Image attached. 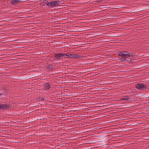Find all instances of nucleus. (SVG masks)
Instances as JSON below:
<instances>
[{
	"label": "nucleus",
	"mask_w": 149,
	"mask_h": 149,
	"mask_svg": "<svg viewBox=\"0 0 149 149\" xmlns=\"http://www.w3.org/2000/svg\"><path fill=\"white\" fill-rule=\"evenodd\" d=\"M8 128H9L7 127V129H6V130H8Z\"/></svg>",
	"instance_id": "7c9ffc66"
},
{
	"label": "nucleus",
	"mask_w": 149,
	"mask_h": 149,
	"mask_svg": "<svg viewBox=\"0 0 149 149\" xmlns=\"http://www.w3.org/2000/svg\"><path fill=\"white\" fill-rule=\"evenodd\" d=\"M43 2L45 4H46L47 6L48 7L54 8L57 6L55 1H51L49 2L48 0H45Z\"/></svg>",
	"instance_id": "7ed1b4c3"
},
{
	"label": "nucleus",
	"mask_w": 149,
	"mask_h": 149,
	"mask_svg": "<svg viewBox=\"0 0 149 149\" xmlns=\"http://www.w3.org/2000/svg\"><path fill=\"white\" fill-rule=\"evenodd\" d=\"M92 128H88V130H90V131H91V130H92L91 129Z\"/></svg>",
	"instance_id": "393cba45"
},
{
	"label": "nucleus",
	"mask_w": 149,
	"mask_h": 149,
	"mask_svg": "<svg viewBox=\"0 0 149 149\" xmlns=\"http://www.w3.org/2000/svg\"><path fill=\"white\" fill-rule=\"evenodd\" d=\"M144 129H143L142 130H144Z\"/></svg>",
	"instance_id": "72a5a7b5"
},
{
	"label": "nucleus",
	"mask_w": 149,
	"mask_h": 149,
	"mask_svg": "<svg viewBox=\"0 0 149 149\" xmlns=\"http://www.w3.org/2000/svg\"><path fill=\"white\" fill-rule=\"evenodd\" d=\"M133 56V54L132 53H130L127 54H123L120 55V56L122 57V58H128Z\"/></svg>",
	"instance_id": "39448f33"
},
{
	"label": "nucleus",
	"mask_w": 149,
	"mask_h": 149,
	"mask_svg": "<svg viewBox=\"0 0 149 149\" xmlns=\"http://www.w3.org/2000/svg\"><path fill=\"white\" fill-rule=\"evenodd\" d=\"M14 132H15V133H14L15 134V135H18L19 134H24V133H17V132L15 131H14Z\"/></svg>",
	"instance_id": "aec40b11"
},
{
	"label": "nucleus",
	"mask_w": 149,
	"mask_h": 149,
	"mask_svg": "<svg viewBox=\"0 0 149 149\" xmlns=\"http://www.w3.org/2000/svg\"><path fill=\"white\" fill-rule=\"evenodd\" d=\"M1 95H2V93H0V96H1Z\"/></svg>",
	"instance_id": "c85d7f7f"
},
{
	"label": "nucleus",
	"mask_w": 149,
	"mask_h": 149,
	"mask_svg": "<svg viewBox=\"0 0 149 149\" xmlns=\"http://www.w3.org/2000/svg\"><path fill=\"white\" fill-rule=\"evenodd\" d=\"M147 85L146 84L139 83L136 84V88L137 89L141 90H144L147 88Z\"/></svg>",
	"instance_id": "f257e3e1"
},
{
	"label": "nucleus",
	"mask_w": 149,
	"mask_h": 149,
	"mask_svg": "<svg viewBox=\"0 0 149 149\" xmlns=\"http://www.w3.org/2000/svg\"><path fill=\"white\" fill-rule=\"evenodd\" d=\"M93 128V129H95V128H94V127Z\"/></svg>",
	"instance_id": "2f4dec72"
},
{
	"label": "nucleus",
	"mask_w": 149,
	"mask_h": 149,
	"mask_svg": "<svg viewBox=\"0 0 149 149\" xmlns=\"http://www.w3.org/2000/svg\"><path fill=\"white\" fill-rule=\"evenodd\" d=\"M65 53H55L54 56V59L56 60L60 59L61 58H66Z\"/></svg>",
	"instance_id": "f03ea898"
},
{
	"label": "nucleus",
	"mask_w": 149,
	"mask_h": 149,
	"mask_svg": "<svg viewBox=\"0 0 149 149\" xmlns=\"http://www.w3.org/2000/svg\"><path fill=\"white\" fill-rule=\"evenodd\" d=\"M133 130L130 129V130H128L130 131V130Z\"/></svg>",
	"instance_id": "c756f323"
},
{
	"label": "nucleus",
	"mask_w": 149,
	"mask_h": 149,
	"mask_svg": "<svg viewBox=\"0 0 149 149\" xmlns=\"http://www.w3.org/2000/svg\"><path fill=\"white\" fill-rule=\"evenodd\" d=\"M38 99L39 101H43L44 100V99L43 97H42L39 98Z\"/></svg>",
	"instance_id": "4be33fe9"
},
{
	"label": "nucleus",
	"mask_w": 149,
	"mask_h": 149,
	"mask_svg": "<svg viewBox=\"0 0 149 149\" xmlns=\"http://www.w3.org/2000/svg\"><path fill=\"white\" fill-rule=\"evenodd\" d=\"M66 55V58H74V54H70L69 53L67 52V53H65Z\"/></svg>",
	"instance_id": "1a4fd4ad"
},
{
	"label": "nucleus",
	"mask_w": 149,
	"mask_h": 149,
	"mask_svg": "<svg viewBox=\"0 0 149 149\" xmlns=\"http://www.w3.org/2000/svg\"><path fill=\"white\" fill-rule=\"evenodd\" d=\"M52 64H50L49 65V66H47V70H49V69H50L51 70V69H52Z\"/></svg>",
	"instance_id": "f3484780"
},
{
	"label": "nucleus",
	"mask_w": 149,
	"mask_h": 149,
	"mask_svg": "<svg viewBox=\"0 0 149 149\" xmlns=\"http://www.w3.org/2000/svg\"><path fill=\"white\" fill-rule=\"evenodd\" d=\"M79 133H84L85 132H82V131H79Z\"/></svg>",
	"instance_id": "bb28decb"
},
{
	"label": "nucleus",
	"mask_w": 149,
	"mask_h": 149,
	"mask_svg": "<svg viewBox=\"0 0 149 149\" xmlns=\"http://www.w3.org/2000/svg\"><path fill=\"white\" fill-rule=\"evenodd\" d=\"M3 91L2 93V95H7L9 92V91L8 89L6 88V87H3L2 88Z\"/></svg>",
	"instance_id": "0eeeda50"
},
{
	"label": "nucleus",
	"mask_w": 149,
	"mask_h": 149,
	"mask_svg": "<svg viewBox=\"0 0 149 149\" xmlns=\"http://www.w3.org/2000/svg\"><path fill=\"white\" fill-rule=\"evenodd\" d=\"M128 60H129V63L135 62L136 61V60L132 58H128Z\"/></svg>",
	"instance_id": "2eb2a0df"
},
{
	"label": "nucleus",
	"mask_w": 149,
	"mask_h": 149,
	"mask_svg": "<svg viewBox=\"0 0 149 149\" xmlns=\"http://www.w3.org/2000/svg\"><path fill=\"white\" fill-rule=\"evenodd\" d=\"M130 52H126V51H125V52H124V51H122L121 52H120V53L118 54V56H120V55H122V54H127L128 53H130Z\"/></svg>",
	"instance_id": "ddd939ff"
},
{
	"label": "nucleus",
	"mask_w": 149,
	"mask_h": 149,
	"mask_svg": "<svg viewBox=\"0 0 149 149\" xmlns=\"http://www.w3.org/2000/svg\"><path fill=\"white\" fill-rule=\"evenodd\" d=\"M82 57L81 56H80V55H78L76 54H74V58H81Z\"/></svg>",
	"instance_id": "4468645a"
},
{
	"label": "nucleus",
	"mask_w": 149,
	"mask_h": 149,
	"mask_svg": "<svg viewBox=\"0 0 149 149\" xmlns=\"http://www.w3.org/2000/svg\"><path fill=\"white\" fill-rule=\"evenodd\" d=\"M98 117L97 118V117H94V120H95V119H98V118H100V117Z\"/></svg>",
	"instance_id": "b1692460"
},
{
	"label": "nucleus",
	"mask_w": 149,
	"mask_h": 149,
	"mask_svg": "<svg viewBox=\"0 0 149 149\" xmlns=\"http://www.w3.org/2000/svg\"><path fill=\"white\" fill-rule=\"evenodd\" d=\"M125 62L126 63H129V60H128V59H126V61Z\"/></svg>",
	"instance_id": "5701e85b"
},
{
	"label": "nucleus",
	"mask_w": 149,
	"mask_h": 149,
	"mask_svg": "<svg viewBox=\"0 0 149 149\" xmlns=\"http://www.w3.org/2000/svg\"><path fill=\"white\" fill-rule=\"evenodd\" d=\"M29 0H11L10 4L12 5H15L20 2H25Z\"/></svg>",
	"instance_id": "20e7f679"
},
{
	"label": "nucleus",
	"mask_w": 149,
	"mask_h": 149,
	"mask_svg": "<svg viewBox=\"0 0 149 149\" xmlns=\"http://www.w3.org/2000/svg\"><path fill=\"white\" fill-rule=\"evenodd\" d=\"M9 106L7 104H0V110L1 109H9Z\"/></svg>",
	"instance_id": "423d86ee"
},
{
	"label": "nucleus",
	"mask_w": 149,
	"mask_h": 149,
	"mask_svg": "<svg viewBox=\"0 0 149 149\" xmlns=\"http://www.w3.org/2000/svg\"><path fill=\"white\" fill-rule=\"evenodd\" d=\"M133 100H134L133 98H130V96H128V101H132Z\"/></svg>",
	"instance_id": "6ab92c4d"
},
{
	"label": "nucleus",
	"mask_w": 149,
	"mask_h": 149,
	"mask_svg": "<svg viewBox=\"0 0 149 149\" xmlns=\"http://www.w3.org/2000/svg\"><path fill=\"white\" fill-rule=\"evenodd\" d=\"M44 87L46 88V90H49L50 88V83L49 82L45 83L44 84Z\"/></svg>",
	"instance_id": "9d476101"
},
{
	"label": "nucleus",
	"mask_w": 149,
	"mask_h": 149,
	"mask_svg": "<svg viewBox=\"0 0 149 149\" xmlns=\"http://www.w3.org/2000/svg\"><path fill=\"white\" fill-rule=\"evenodd\" d=\"M55 2L56 3L57 6H58V4L61 3V1H56Z\"/></svg>",
	"instance_id": "412c9836"
},
{
	"label": "nucleus",
	"mask_w": 149,
	"mask_h": 149,
	"mask_svg": "<svg viewBox=\"0 0 149 149\" xmlns=\"http://www.w3.org/2000/svg\"><path fill=\"white\" fill-rule=\"evenodd\" d=\"M128 96H126L125 97H123L121 99L122 100H125L126 101H128Z\"/></svg>",
	"instance_id": "dca6fc26"
},
{
	"label": "nucleus",
	"mask_w": 149,
	"mask_h": 149,
	"mask_svg": "<svg viewBox=\"0 0 149 149\" xmlns=\"http://www.w3.org/2000/svg\"><path fill=\"white\" fill-rule=\"evenodd\" d=\"M101 129V130H102V131H103V130H104V129H103V128H100L99 129Z\"/></svg>",
	"instance_id": "cd10ccee"
},
{
	"label": "nucleus",
	"mask_w": 149,
	"mask_h": 149,
	"mask_svg": "<svg viewBox=\"0 0 149 149\" xmlns=\"http://www.w3.org/2000/svg\"><path fill=\"white\" fill-rule=\"evenodd\" d=\"M111 132H102L101 133H99V134H101L102 136L106 137L110 136V133Z\"/></svg>",
	"instance_id": "6e6552de"
},
{
	"label": "nucleus",
	"mask_w": 149,
	"mask_h": 149,
	"mask_svg": "<svg viewBox=\"0 0 149 149\" xmlns=\"http://www.w3.org/2000/svg\"><path fill=\"white\" fill-rule=\"evenodd\" d=\"M1 130H0V131Z\"/></svg>",
	"instance_id": "f704fd0d"
},
{
	"label": "nucleus",
	"mask_w": 149,
	"mask_h": 149,
	"mask_svg": "<svg viewBox=\"0 0 149 149\" xmlns=\"http://www.w3.org/2000/svg\"><path fill=\"white\" fill-rule=\"evenodd\" d=\"M102 132H94V134H93V135H94V137H95V139H97V138H98V137L100 136H101V134H98L99 133H101Z\"/></svg>",
	"instance_id": "9b49d317"
},
{
	"label": "nucleus",
	"mask_w": 149,
	"mask_h": 149,
	"mask_svg": "<svg viewBox=\"0 0 149 149\" xmlns=\"http://www.w3.org/2000/svg\"><path fill=\"white\" fill-rule=\"evenodd\" d=\"M126 58L122 57V58H120L119 59H121V61L122 62H124L125 61Z\"/></svg>",
	"instance_id": "a211bd4d"
},
{
	"label": "nucleus",
	"mask_w": 149,
	"mask_h": 149,
	"mask_svg": "<svg viewBox=\"0 0 149 149\" xmlns=\"http://www.w3.org/2000/svg\"><path fill=\"white\" fill-rule=\"evenodd\" d=\"M100 141V140H98V141H94V142H99Z\"/></svg>",
	"instance_id": "a878e982"
},
{
	"label": "nucleus",
	"mask_w": 149,
	"mask_h": 149,
	"mask_svg": "<svg viewBox=\"0 0 149 149\" xmlns=\"http://www.w3.org/2000/svg\"><path fill=\"white\" fill-rule=\"evenodd\" d=\"M49 130L52 131V130Z\"/></svg>",
	"instance_id": "473e14b6"
},
{
	"label": "nucleus",
	"mask_w": 149,
	"mask_h": 149,
	"mask_svg": "<svg viewBox=\"0 0 149 149\" xmlns=\"http://www.w3.org/2000/svg\"><path fill=\"white\" fill-rule=\"evenodd\" d=\"M51 133V132H49L48 131H47V132L46 134H41L40 135L42 136H49L50 135V133Z\"/></svg>",
	"instance_id": "f8f14e48"
}]
</instances>
